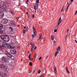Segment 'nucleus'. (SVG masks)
<instances>
[{"label":"nucleus","mask_w":77,"mask_h":77,"mask_svg":"<svg viewBox=\"0 0 77 77\" xmlns=\"http://www.w3.org/2000/svg\"><path fill=\"white\" fill-rule=\"evenodd\" d=\"M28 72L29 73H30L32 72V70H28Z\"/></svg>","instance_id":"33"},{"label":"nucleus","mask_w":77,"mask_h":77,"mask_svg":"<svg viewBox=\"0 0 77 77\" xmlns=\"http://www.w3.org/2000/svg\"><path fill=\"white\" fill-rule=\"evenodd\" d=\"M9 12L11 13V14H13V11L12 10H11H11L9 11Z\"/></svg>","instance_id":"26"},{"label":"nucleus","mask_w":77,"mask_h":77,"mask_svg":"<svg viewBox=\"0 0 77 77\" xmlns=\"http://www.w3.org/2000/svg\"><path fill=\"white\" fill-rule=\"evenodd\" d=\"M30 45H31V46L32 45V44L31 43H30Z\"/></svg>","instance_id":"53"},{"label":"nucleus","mask_w":77,"mask_h":77,"mask_svg":"<svg viewBox=\"0 0 77 77\" xmlns=\"http://www.w3.org/2000/svg\"><path fill=\"white\" fill-rule=\"evenodd\" d=\"M36 48H37V47H35L34 48V49L35 50H36Z\"/></svg>","instance_id":"48"},{"label":"nucleus","mask_w":77,"mask_h":77,"mask_svg":"<svg viewBox=\"0 0 77 77\" xmlns=\"http://www.w3.org/2000/svg\"><path fill=\"white\" fill-rule=\"evenodd\" d=\"M66 69L67 72L68 73V74H69L70 73L69 72V70H68L67 69V67H66Z\"/></svg>","instance_id":"17"},{"label":"nucleus","mask_w":77,"mask_h":77,"mask_svg":"<svg viewBox=\"0 0 77 77\" xmlns=\"http://www.w3.org/2000/svg\"><path fill=\"white\" fill-rule=\"evenodd\" d=\"M69 29H68L67 30V32L68 33H69Z\"/></svg>","instance_id":"43"},{"label":"nucleus","mask_w":77,"mask_h":77,"mask_svg":"<svg viewBox=\"0 0 77 77\" xmlns=\"http://www.w3.org/2000/svg\"><path fill=\"white\" fill-rule=\"evenodd\" d=\"M31 47H32V48H33L34 47V45H32Z\"/></svg>","instance_id":"44"},{"label":"nucleus","mask_w":77,"mask_h":77,"mask_svg":"<svg viewBox=\"0 0 77 77\" xmlns=\"http://www.w3.org/2000/svg\"><path fill=\"white\" fill-rule=\"evenodd\" d=\"M20 26V25H18L17 26V27H19Z\"/></svg>","instance_id":"61"},{"label":"nucleus","mask_w":77,"mask_h":77,"mask_svg":"<svg viewBox=\"0 0 77 77\" xmlns=\"http://www.w3.org/2000/svg\"><path fill=\"white\" fill-rule=\"evenodd\" d=\"M42 36V35H40L39 37V39L38 40V41H39V40H40Z\"/></svg>","instance_id":"20"},{"label":"nucleus","mask_w":77,"mask_h":77,"mask_svg":"<svg viewBox=\"0 0 77 77\" xmlns=\"http://www.w3.org/2000/svg\"><path fill=\"white\" fill-rule=\"evenodd\" d=\"M5 72H7L8 74H10L11 73V71H10V70H8L7 69V70H5Z\"/></svg>","instance_id":"10"},{"label":"nucleus","mask_w":77,"mask_h":77,"mask_svg":"<svg viewBox=\"0 0 77 77\" xmlns=\"http://www.w3.org/2000/svg\"><path fill=\"white\" fill-rule=\"evenodd\" d=\"M2 60L4 61V62L6 63L8 60V59L7 58L5 57H3L2 58Z\"/></svg>","instance_id":"6"},{"label":"nucleus","mask_w":77,"mask_h":77,"mask_svg":"<svg viewBox=\"0 0 77 77\" xmlns=\"http://www.w3.org/2000/svg\"><path fill=\"white\" fill-rule=\"evenodd\" d=\"M73 2V0H71V2Z\"/></svg>","instance_id":"55"},{"label":"nucleus","mask_w":77,"mask_h":77,"mask_svg":"<svg viewBox=\"0 0 77 77\" xmlns=\"http://www.w3.org/2000/svg\"><path fill=\"white\" fill-rule=\"evenodd\" d=\"M3 27V26L2 24H0V30H1Z\"/></svg>","instance_id":"15"},{"label":"nucleus","mask_w":77,"mask_h":77,"mask_svg":"<svg viewBox=\"0 0 77 77\" xmlns=\"http://www.w3.org/2000/svg\"><path fill=\"white\" fill-rule=\"evenodd\" d=\"M17 19H19V17H17Z\"/></svg>","instance_id":"59"},{"label":"nucleus","mask_w":77,"mask_h":77,"mask_svg":"<svg viewBox=\"0 0 77 77\" xmlns=\"http://www.w3.org/2000/svg\"><path fill=\"white\" fill-rule=\"evenodd\" d=\"M54 66L55 67V69H54V72L55 73H56L57 71H56V66H55V65H54Z\"/></svg>","instance_id":"25"},{"label":"nucleus","mask_w":77,"mask_h":77,"mask_svg":"<svg viewBox=\"0 0 77 77\" xmlns=\"http://www.w3.org/2000/svg\"><path fill=\"white\" fill-rule=\"evenodd\" d=\"M4 74V75L5 76V75H7L8 74L7 73H5V72H4V73H3Z\"/></svg>","instance_id":"28"},{"label":"nucleus","mask_w":77,"mask_h":77,"mask_svg":"<svg viewBox=\"0 0 77 77\" xmlns=\"http://www.w3.org/2000/svg\"><path fill=\"white\" fill-rule=\"evenodd\" d=\"M4 16V12L2 11H0V18H3Z\"/></svg>","instance_id":"7"},{"label":"nucleus","mask_w":77,"mask_h":77,"mask_svg":"<svg viewBox=\"0 0 77 77\" xmlns=\"http://www.w3.org/2000/svg\"><path fill=\"white\" fill-rule=\"evenodd\" d=\"M32 17H34V15H32Z\"/></svg>","instance_id":"54"},{"label":"nucleus","mask_w":77,"mask_h":77,"mask_svg":"<svg viewBox=\"0 0 77 77\" xmlns=\"http://www.w3.org/2000/svg\"><path fill=\"white\" fill-rule=\"evenodd\" d=\"M10 52L13 54H15L17 53V51L16 50H11Z\"/></svg>","instance_id":"5"},{"label":"nucleus","mask_w":77,"mask_h":77,"mask_svg":"<svg viewBox=\"0 0 77 77\" xmlns=\"http://www.w3.org/2000/svg\"><path fill=\"white\" fill-rule=\"evenodd\" d=\"M6 35H1L0 36V37L2 39V40H3L4 41H5Z\"/></svg>","instance_id":"4"},{"label":"nucleus","mask_w":77,"mask_h":77,"mask_svg":"<svg viewBox=\"0 0 77 77\" xmlns=\"http://www.w3.org/2000/svg\"><path fill=\"white\" fill-rule=\"evenodd\" d=\"M63 8H62V10L61 11V12H62L63 11Z\"/></svg>","instance_id":"57"},{"label":"nucleus","mask_w":77,"mask_h":77,"mask_svg":"<svg viewBox=\"0 0 77 77\" xmlns=\"http://www.w3.org/2000/svg\"><path fill=\"white\" fill-rule=\"evenodd\" d=\"M36 3H39V0H36Z\"/></svg>","instance_id":"32"},{"label":"nucleus","mask_w":77,"mask_h":77,"mask_svg":"<svg viewBox=\"0 0 77 77\" xmlns=\"http://www.w3.org/2000/svg\"><path fill=\"white\" fill-rule=\"evenodd\" d=\"M42 59V57H39L38 58V60H40Z\"/></svg>","instance_id":"37"},{"label":"nucleus","mask_w":77,"mask_h":77,"mask_svg":"<svg viewBox=\"0 0 77 77\" xmlns=\"http://www.w3.org/2000/svg\"><path fill=\"white\" fill-rule=\"evenodd\" d=\"M12 22L13 23V24L14 25H15V22L14 21H13Z\"/></svg>","instance_id":"30"},{"label":"nucleus","mask_w":77,"mask_h":77,"mask_svg":"<svg viewBox=\"0 0 77 77\" xmlns=\"http://www.w3.org/2000/svg\"><path fill=\"white\" fill-rule=\"evenodd\" d=\"M51 39L53 41L54 39V37L53 36V35H51Z\"/></svg>","instance_id":"22"},{"label":"nucleus","mask_w":77,"mask_h":77,"mask_svg":"<svg viewBox=\"0 0 77 77\" xmlns=\"http://www.w3.org/2000/svg\"><path fill=\"white\" fill-rule=\"evenodd\" d=\"M33 31H35V27H33Z\"/></svg>","instance_id":"41"},{"label":"nucleus","mask_w":77,"mask_h":77,"mask_svg":"<svg viewBox=\"0 0 77 77\" xmlns=\"http://www.w3.org/2000/svg\"><path fill=\"white\" fill-rule=\"evenodd\" d=\"M61 17L60 18L59 20V22L58 23V25H59L60 23L62 22V21L61 20Z\"/></svg>","instance_id":"12"},{"label":"nucleus","mask_w":77,"mask_h":77,"mask_svg":"<svg viewBox=\"0 0 77 77\" xmlns=\"http://www.w3.org/2000/svg\"><path fill=\"white\" fill-rule=\"evenodd\" d=\"M31 55V54H29V55L28 57H29V60H30V59Z\"/></svg>","instance_id":"29"},{"label":"nucleus","mask_w":77,"mask_h":77,"mask_svg":"<svg viewBox=\"0 0 77 77\" xmlns=\"http://www.w3.org/2000/svg\"><path fill=\"white\" fill-rule=\"evenodd\" d=\"M6 43L5 42H2V45H3V46H6Z\"/></svg>","instance_id":"21"},{"label":"nucleus","mask_w":77,"mask_h":77,"mask_svg":"<svg viewBox=\"0 0 77 77\" xmlns=\"http://www.w3.org/2000/svg\"><path fill=\"white\" fill-rule=\"evenodd\" d=\"M21 4L20 3V2H19V6H21Z\"/></svg>","instance_id":"42"},{"label":"nucleus","mask_w":77,"mask_h":77,"mask_svg":"<svg viewBox=\"0 0 77 77\" xmlns=\"http://www.w3.org/2000/svg\"><path fill=\"white\" fill-rule=\"evenodd\" d=\"M0 68L3 69L4 71L7 70V67L5 66L3 64H0Z\"/></svg>","instance_id":"3"},{"label":"nucleus","mask_w":77,"mask_h":77,"mask_svg":"<svg viewBox=\"0 0 77 77\" xmlns=\"http://www.w3.org/2000/svg\"><path fill=\"white\" fill-rule=\"evenodd\" d=\"M1 8V5H0V8Z\"/></svg>","instance_id":"63"},{"label":"nucleus","mask_w":77,"mask_h":77,"mask_svg":"<svg viewBox=\"0 0 77 77\" xmlns=\"http://www.w3.org/2000/svg\"><path fill=\"white\" fill-rule=\"evenodd\" d=\"M4 54L6 55L8 57L10 58H11L13 57V55L11 54L10 53L7 51H4Z\"/></svg>","instance_id":"1"},{"label":"nucleus","mask_w":77,"mask_h":77,"mask_svg":"<svg viewBox=\"0 0 77 77\" xmlns=\"http://www.w3.org/2000/svg\"><path fill=\"white\" fill-rule=\"evenodd\" d=\"M36 54H35L34 55V57L35 58H36Z\"/></svg>","instance_id":"39"},{"label":"nucleus","mask_w":77,"mask_h":77,"mask_svg":"<svg viewBox=\"0 0 77 77\" xmlns=\"http://www.w3.org/2000/svg\"><path fill=\"white\" fill-rule=\"evenodd\" d=\"M36 10H35V14L36 13Z\"/></svg>","instance_id":"58"},{"label":"nucleus","mask_w":77,"mask_h":77,"mask_svg":"<svg viewBox=\"0 0 77 77\" xmlns=\"http://www.w3.org/2000/svg\"><path fill=\"white\" fill-rule=\"evenodd\" d=\"M9 29H10V31H11V32H12L13 31V29L11 27H9Z\"/></svg>","instance_id":"18"},{"label":"nucleus","mask_w":77,"mask_h":77,"mask_svg":"<svg viewBox=\"0 0 77 77\" xmlns=\"http://www.w3.org/2000/svg\"><path fill=\"white\" fill-rule=\"evenodd\" d=\"M23 60V59H21V62H22Z\"/></svg>","instance_id":"62"},{"label":"nucleus","mask_w":77,"mask_h":77,"mask_svg":"<svg viewBox=\"0 0 77 77\" xmlns=\"http://www.w3.org/2000/svg\"><path fill=\"white\" fill-rule=\"evenodd\" d=\"M54 44L56 43V41L55 40H54Z\"/></svg>","instance_id":"47"},{"label":"nucleus","mask_w":77,"mask_h":77,"mask_svg":"<svg viewBox=\"0 0 77 77\" xmlns=\"http://www.w3.org/2000/svg\"><path fill=\"white\" fill-rule=\"evenodd\" d=\"M28 28H26V31H27L28 30Z\"/></svg>","instance_id":"50"},{"label":"nucleus","mask_w":77,"mask_h":77,"mask_svg":"<svg viewBox=\"0 0 77 77\" xmlns=\"http://www.w3.org/2000/svg\"><path fill=\"white\" fill-rule=\"evenodd\" d=\"M32 38H34V35L32 34Z\"/></svg>","instance_id":"40"},{"label":"nucleus","mask_w":77,"mask_h":77,"mask_svg":"<svg viewBox=\"0 0 77 77\" xmlns=\"http://www.w3.org/2000/svg\"><path fill=\"white\" fill-rule=\"evenodd\" d=\"M2 22H3L4 23L6 24L8 22V20L6 19H3Z\"/></svg>","instance_id":"8"},{"label":"nucleus","mask_w":77,"mask_h":77,"mask_svg":"<svg viewBox=\"0 0 77 77\" xmlns=\"http://www.w3.org/2000/svg\"><path fill=\"white\" fill-rule=\"evenodd\" d=\"M2 73V72H0V75Z\"/></svg>","instance_id":"52"},{"label":"nucleus","mask_w":77,"mask_h":77,"mask_svg":"<svg viewBox=\"0 0 77 77\" xmlns=\"http://www.w3.org/2000/svg\"><path fill=\"white\" fill-rule=\"evenodd\" d=\"M10 39L8 35H6V39L5 40V42H8V41H9Z\"/></svg>","instance_id":"9"},{"label":"nucleus","mask_w":77,"mask_h":77,"mask_svg":"<svg viewBox=\"0 0 77 77\" xmlns=\"http://www.w3.org/2000/svg\"><path fill=\"white\" fill-rule=\"evenodd\" d=\"M33 32L34 34L36 36L37 35V32L36 31H33Z\"/></svg>","instance_id":"14"},{"label":"nucleus","mask_w":77,"mask_h":77,"mask_svg":"<svg viewBox=\"0 0 77 77\" xmlns=\"http://www.w3.org/2000/svg\"><path fill=\"white\" fill-rule=\"evenodd\" d=\"M5 47V46H4L3 45H0V49L1 50H3L4 49V48Z\"/></svg>","instance_id":"11"},{"label":"nucleus","mask_w":77,"mask_h":77,"mask_svg":"<svg viewBox=\"0 0 77 77\" xmlns=\"http://www.w3.org/2000/svg\"><path fill=\"white\" fill-rule=\"evenodd\" d=\"M33 50V48H31V51H32Z\"/></svg>","instance_id":"38"},{"label":"nucleus","mask_w":77,"mask_h":77,"mask_svg":"<svg viewBox=\"0 0 77 77\" xmlns=\"http://www.w3.org/2000/svg\"><path fill=\"white\" fill-rule=\"evenodd\" d=\"M40 77H42V75H41V76H40Z\"/></svg>","instance_id":"64"},{"label":"nucleus","mask_w":77,"mask_h":77,"mask_svg":"<svg viewBox=\"0 0 77 77\" xmlns=\"http://www.w3.org/2000/svg\"><path fill=\"white\" fill-rule=\"evenodd\" d=\"M0 75H1L2 77H4V76H5L3 73H1Z\"/></svg>","instance_id":"23"},{"label":"nucleus","mask_w":77,"mask_h":77,"mask_svg":"<svg viewBox=\"0 0 77 77\" xmlns=\"http://www.w3.org/2000/svg\"><path fill=\"white\" fill-rule=\"evenodd\" d=\"M77 13V11H75V15H76Z\"/></svg>","instance_id":"46"},{"label":"nucleus","mask_w":77,"mask_h":77,"mask_svg":"<svg viewBox=\"0 0 77 77\" xmlns=\"http://www.w3.org/2000/svg\"><path fill=\"white\" fill-rule=\"evenodd\" d=\"M2 1H1V0H0V3H2Z\"/></svg>","instance_id":"56"},{"label":"nucleus","mask_w":77,"mask_h":77,"mask_svg":"<svg viewBox=\"0 0 77 77\" xmlns=\"http://www.w3.org/2000/svg\"><path fill=\"white\" fill-rule=\"evenodd\" d=\"M2 6L5 9H6V8H9V3L8 2H4Z\"/></svg>","instance_id":"2"},{"label":"nucleus","mask_w":77,"mask_h":77,"mask_svg":"<svg viewBox=\"0 0 77 77\" xmlns=\"http://www.w3.org/2000/svg\"><path fill=\"white\" fill-rule=\"evenodd\" d=\"M75 41L76 42V43H77V41L76 40H75Z\"/></svg>","instance_id":"49"},{"label":"nucleus","mask_w":77,"mask_h":77,"mask_svg":"<svg viewBox=\"0 0 77 77\" xmlns=\"http://www.w3.org/2000/svg\"><path fill=\"white\" fill-rule=\"evenodd\" d=\"M34 9L35 10H36V6H34Z\"/></svg>","instance_id":"31"},{"label":"nucleus","mask_w":77,"mask_h":77,"mask_svg":"<svg viewBox=\"0 0 77 77\" xmlns=\"http://www.w3.org/2000/svg\"><path fill=\"white\" fill-rule=\"evenodd\" d=\"M29 2V0H26V2Z\"/></svg>","instance_id":"51"},{"label":"nucleus","mask_w":77,"mask_h":77,"mask_svg":"<svg viewBox=\"0 0 77 77\" xmlns=\"http://www.w3.org/2000/svg\"><path fill=\"white\" fill-rule=\"evenodd\" d=\"M60 49H61L60 47L59 46L58 47V48L57 49V50L58 51H60Z\"/></svg>","instance_id":"16"},{"label":"nucleus","mask_w":77,"mask_h":77,"mask_svg":"<svg viewBox=\"0 0 77 77\" xmlns=\"http://www.w3.org/2000/svg\"><path fill=\"white\" fill-rule=\"evenodd\" d=\"M29 65L31 66H32V62H29Z\"/></svg>","instance_id":"24"},{"label":"nucleus","mask_w":77,"mask_h":77,"mask_svg":"<svg viewBox=\"0 0 77 77\" xmlns=\"http://www.w3.org/2000/svg\"><path fill=\"white\" fill-rule=\"evenodd\" d=\"M17 48H18L20 49V46L18 45V46H17Z\"/></svg>","instance_id":"45"},{"label":"nucleus","mask_w":77,"mask_h":77,"mask_svg":"<svg viewBox=\"0 0 77 77\" xmlns=\"http://www.w3.org/2000/svg\"><path fill=\"white\" fill-rule=\"evenodd\" d=\"M4 33L3 31L2 30H0V34H2Z\"/></svg>","instance_id":"27"},{"label":"nucleus","mask_w":77,"mask_h":77,"mask_svg":"<svg viewBox=\"0 0 77 77\" xmlns=\"http://www.w3.org/2000/svg\"><path fill=\"white\" fill-rule=\"evenodd\" d=\"M41 72V70H39L38 71V73L39 74Z\"/></svg>","instance_id":"35"},{"label":"nucleus","mask_w":77,"mask_h":77,"mask_svg":"<svg viewBox=\"0 0 77 77\" xmlns=\"http://www.w3.org/2000/svg\"><path fill=\"white\" fill-rule=\"evenodd\" d=\"M57 31V29H56L54 30V32H56Z\"/></svg>","instance_id":"36"},{"label":"nucleus","mask_w":77,"mask_h":77,"mask_svg":"<svg viewBox=\"0 0 77 77\" xmlns=\"http://www.w3.org/2000/svg\"><path fill=\"white\" fill-rule=\"evenodd\" d=\"M26 14H28V12H26Z\"/></svg>","instance_id":"60"},{"label":"nucleus","mask_w":77,"mask_h":77,"mask_svg":"<svg viewBox=\"0 0 77 77\" xmlns=\"http://www.w3.org/2000/svg\"><path fill=\"white\" fill-rule=\"evenodd\" d=\"M59 53V52H58V51L56 52L55 54V56L56 57L57 54H58Z\"/></svg>","instance_id":"19"},{"label":"nucleus","mask_w":77,"mask_h":77,"mask_svg":"<svg viewBox=\"0 0 77 77\" xmlns=\"http://www.w3.org/2000/svg\"><path fill=\"white\" fill-rule=\"evenodd\" d=\"M5 9H6V11H7L9 12L10 10H11V8H7Z\"/></svg>","instance_id":"13"},{"label":"nucleus","mask_w":77,"mask_h":77,"mask_svg":"<svg viewBox=\"0 0 77 77\" xmlns=\"http://www.w3.org/2000/svg\"><path fill=\"white\" fill-rule=\"evenodd\" d=\"M25 32H26V30H23V33L24 34V33H25Z\"/></svg>","instance_id":"34"}]
</instances>
